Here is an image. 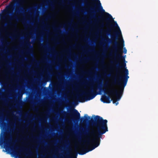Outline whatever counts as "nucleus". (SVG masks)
<instances>
[{
    "instance_id": "f257e3e1",
    "label": "nucleus",
    "mask_w": 158,
    "mask_h": 158,
    "mask_svg": "<svg viewBox=\"0 0 158 158\" xmlns=\"http://www.w3.org/2000/svg\"><path fill=\"white\" fill-rule=\"evenodd\" d=\"M104 40L108 43L111 42V40ZM111 41L114 43L113 46V48L114 52L120 53L115 54V58L114 59L123 61L116 64L117 69V72L119 74H122L123 75L119 76L118 78L114 77L111 84V88L108 89L102 88L99 85L98 87L95 86H91L89 89H86L82 94L77 96V98L80 99V102H84L85 100H90L94 98L97 95L99 94L97 91L98 89L100 91H103L106 94L115 95V97H112L111 100L116 105L118 104V101H119L121 98L125 87L126 86L128 79L129 77L128 76L129 72L126 67L125 56L122 55V49L124 46L123 40H121L122 43L120 44H118L116 40H111Z\"/></svg>"
},
{
    "instance_id": "f03ea898",
    "label": "nucleus",
    "mask_w": 158,
    "mask_h": 158,
    "mask_svg": "<svg viewBox=\"0 0 158 158\" xmlns=\"http://www.w3.org/2000/svg\"><path fill=\"white\" fill-rule=\"evenodd\" d=\"M69 114L74 122H77L79 120L81 122H89L93 126L97 129L96 131L92 130L89 132H87L86 131L84 132V134L85 135H89L90 134L93 136V139H90L89 138H88L87 140L86 141L88 145L90 143H92L93 144L90 146L89 148L87 146H86L85 148L83 146L78 148L77 149L81 152H78L76 151V153H77L80 155H83L98 147L100 144V138H102V135L108 131L107 120L103 119L102 118L98 115L95 116L94 119H91L90 120H89L90 117L86 114L84 116L85 118L83 117L81 118L80 114L75 109H73V111L70 112Z\"/></svg>"
},
{
    "instance_id": "7ed1b4c3",
    "label": "nucleus",
    "mask_w": 158,
    "mask_h": 158,
    "mask_svg": "<svg viewBox=\"0 0 158 158\" xmlns=\"http://www.w3.org/2000/svg\"><path fill=\"white\" fill-rule=\"evenodd\" d=\"M9 7V6H6L5 9L2 10L1 11L2 14H0V16L6 22L5 24L0 28V32H4L8 27L15 26L16 25L13 23L12 21H20V19L17 16V14H21L24 12L23 6H19L18 8L15 9L16 12L15 14L13 13L12 16H8V14H11V13L8 10Z\"/></svg>"
},
{
    "instance_id": "20e7f679",
    "label": "nucleus",
    "mask_w": 158,
    "mask_h": 158,
    "mask_svg": "<svg viewBox=\"0 0 158 158\" xmlns=\"http://www.w3.org/2000/svg\"><path fill=\"white\" fill-rule=\"evenodd\" d=\"M90 4L92 6L90 9L92 18H95V15L100 12V9H102L103 11L105 12L99 0H93L90 2Z\"/></svg>"
},
{
    "instance_id": "39448f33",
    "label": "nucleus",
    "mask_w": 158,
    "mask_h": 158,
    "mask_svg": "<svg viewBox=\"0 0 158 158\" xmlns=\"http://www.w3.org/2000/svg\"><path fill=\"white\" fill-rule=\"evenodd\" d=\"M105 14L107 15L108 16V18H105L104 16H98V18L101 19L105 21L106 22V25H108L109 23V22L110 21H113L114 22V24L110 26V27H117L118 29V35H121V32L120 30V28L118 25L117 23L116 22H115L114 21L112 16L109 13H106ZM122 37V36H121Z\"/></svg>"
},
{
    "instance_id": "423d86ee",
    "label": "nucleus",
    "mask_w": 158,
    "mask_h": 158,
    "mask_svg": "<svg viewBox=\"0 0 158 158\" xmlns=\"http://www.w3.org/2000/svg\"><path fill=\"white\" fill-rule=\"evenodd\" d=\"M10 43L6 40L3 39L1 41V44L0 45V48L1 50L6 53H8L9 52L7 46L10 45Z\"/></svg>"
},
{
    "instance_id": "0eeeda50",
    "label": "nucleus",
    "mask_w": 158,
    "mask_h": 158,
    "mask_svg": "<svg viewBox=\"0 0 158 158\" xmlns=\"http://www.w3.org/2000/svg\"><path fill=\"white\" fill-rule=\"evenodd\" d=\"M110 98L111 97L110 95H103L101 98V100L103 103H109L111 101L110 99Z\"/></svg>"
},
{
    "instance_id": "6e6552de",
    "label": "nucleus",
    "mask_w": 158,
    "mask_h": 158,
    "mask_svg": "<svg viewBox=\"0 0 158 158\" xmlns=\"http://www.w3.org/2000/svg\"><path fill=\"white\" fill-rule=\"evenodd\" d=\"M17 106L18 107H21L23 104V102L21 100H18L17 101Z\"/></svg>"
},
{
    "instance_id": "1a4fd4ad",
    "label": "nucleus",
    "mask_w": 158,
    "mask_h": 158,
    "mask_svg": "<svg viewBox=\"0 0 158 158\" xmlns=\"http://www.w3.org/2000/svg\"><path fill=\"white\" fill-rule=\"evenodd\" d=\"M26 44L29 47H31V44L29 39H28L27 40Z\"/></svg>"
},
{
    "instance_id": "9d476101",
    "label": "nucleus",
    "mask_w": 158,
    "mask_h": 158,
    "mask_svg": "<svg viewBox=\"0 0 158 158\" xmlns=\"http://www.w3.org/2000/svg\"><path fill=\"white\" fill-rule=\"evenodd\" d=\"M90 59L89 58L85 57L83 59V60L85 61H87L88 60Z\"/></svg>"
},
{
    "instance_id": "9b49d317",
    "label": "nucleus",
    "mask_w": 158,
    "mask_h": 158,
    "mask_svg": "<svg viewBox=\"0 0 158 158\" xmlns=\"http://www.w3.org/2000/svg\"><path fill=\"white\" fill-rule=\"evenodd\" d=\"M77 153L75 156L72 157H69V158H77Z\"/></svg>"
},
{
    "instance_id": "f8f14e48",
    "label": "nucleus",
    "mask_w": 158,
    "mask_h": 158,
    "mask_svg": "<svg viewBox=\"0 0 158 158\" xmlns=\"http://www.w3.org/2000/svg\"><path fill=\"white\" fill-rule=\"evenodd\" d=\"M123 49H124V54H126L127 53V50L126 49V48L125 47L123 48Z\"/></svg>"
},
{
    "instance_id": "ddd939ff",
    "label": "nucleus",
    "mask_w": 158,
    "mask_h": 158,
    "mask_svg": "<svg viewBox=\"0 0 158 158\" xmlns=\"http://www.w3.org/2000/svg\"><path fill=\"white\" fill-rule=\"evenodd\" d=\"M111 31V29H109L108 30H107V31L108 32V33H107V34L108 35H110V32Z\"/></svg>"
},
{
    "instance_id": "4468645a",
    "label": "nucleus",
    "mask_w": 158,
    "mask_h": 158,
    "mask_svg": "<svg viewBox=\"0 0 158 158\" xmlns=\"http://www.w3.org/2000/svg\"><path fill=\"white\" fill-rule=\"evenodd\" d=\"M117 62L116 61H112L111 62V63L113 64H115Z\"/></svg>"
},
{
    "instance_id": "2eb2a0df",
    "label": "nucleus",
    "mask_w": 158,
    "mask_h": 158,
    "mask_svg": "<svg viewBox=\"0 0 158 158\" xmlns=\"http://www.w3.org/2000/svg\"><path fill=\"white\" fill-rule=\"evenodd\" d=\"M41 46H42V47L43 48H45L46 47V46H45V45H44V44H41Z\"/></svg>"
},
{
    "instance_id": "dca6fc26",
    "label": "nucleus",
    "mask_w": 158,
    "mask_h": 158,
    "mask_svg": "<svg viewBox=\"0 0 158 158\" xmlns=\"http://www.w3.org/2000/svg\"><path fill=\"white\" fill-rule=\"evenodd\" d=\"M89 51H95V50H94V48L93 49H91Z\"/></svg>"
},
{
    "instance_id": "f3484780",
    "label": "nucleus",
    "mask_w": 158,
    "mask_h": 158,
    "mask_svg": "<svg viewBox=\"0 0 158 158\" xmlns=\"http://www.w3.org/2000/svg\"><path fill=\"white\" fill-rule=\"evenodd\" d=\"M44 103V101L43 100H42L40 102V103Z\"/></svg>"
},
{
    "instance_id": "a211bd4d",
    "label": "nucleus",
    "mask_w": 158,
    "mask_h": 158,
    "mask_svg": "<svg viewBox=\"0 0 158 158\" xmlns=\"http://www.w3.org/2000/svg\"><path fill=\"white\" fill-rule=\"evenodd\" d=\"M66 51L69 52H70V50L69 49H68L66 50Z\"/></svg>"
},
{
    "instance_id": "6ab92c4d",
    "label": "nucleus",
    "mask_w": 158,
    "mask_h": 158,
    "mask_svg": "<svg viewBox=\"0 0 158 158\" xmlns=\"http://www.w3.org/2000/svg\"><path fill=\"white\" fill-rule=\"evenodd\" d=\"M63 114L64 115H65V114H67V112L65 111H64Z\"/></svg>"
},
{
    "instance_id": "aec40b11",
    "label": "nucleus",
    "mask_w": 158,
    "mask_h": 158,
    "mask_svg": "<svg viewBox=\"0 0 158 158\" xmlns=\"http://www.w3.org/2000/svg\"><path fill=\"white\" fill-rule=\"evenodd\" d=\"M103 86L104 87H106V84H104L103 85Z\"/></svg>"
},
{
    "instance_id": "412c9836",
    "label": "nucleus",
    "mask_w": 158,
    "mask_h": 158,
    "mask_svg": "<svg viewBox=\"0 0 158 158\" xmlns=\"http://www.w3.org/2000/svg\"><path fill=\"white\" fill-rule=\"evenodd\" d=\"M19 97L20 98H22V94H19Z\"/></svg>"
},
{
    "instance_id": "4be33fe9",
    "label": "nucleus",
    "mask_w": 158,
    "mask_h": 158,
    "mask_svg": "<svg viewBox=\"0 0 158 158\" xmlns=\"http://www.w3.org/2000/svg\"><path fill=\"white\" fill-rule=\"evenodd\" d=\"M88 128H86V129H84V130H85V131H88Z\"/></svg>"
},
{
    "instance_id": "5701e85b",
    "label": "nucleus",
    "mask_w": 158,
    "mask_h": 158,
    "mask_svg": "<svg viewBox=\"0 0 158 158\" xmlns=\"http://www.w3.org/2000/svg\"><path fill=\"white\" fill-rule=\"evenodd\" d=\"M75 47V45H73L72 46V47L73 48H74Z\"/></svg>"
},
{
    "instance_id": "b1692460",
    "label": "nucleus",
    "mask_w": 158,
    "mask_h": 158,
    "mask_svg": "<svg viewBox=\"0 0 158 158\" xmlns=\"http://www.w3.org/2000/svg\"><path fill=\"white\" fill-rule=\"evenodd\" d=\"M35 62L37 63H39V61L37 60H35Z\"/></svg>"
},
{
    "instance_id": "393cba45",
    "label": "nucleus",
    "mask_w": 158,
    "mask_h": 158,
    "mask_svg": "<svg viewBox=\"0 0 158 158\" xmlns=\"http://www.w3.org/2000/svg\"><path fill=\"white\" fill-rule=\"evenodd\" d=\"M10 37L11 39H13V37L12 36H10Z\"/></svg>"
},
{
    "instance_id": "a878e982",
    "label": "nucleus",
    "mask_w": 158,
    "mask_h": 158,
    "mask_svg": "<svg viewBox=\"0 0 158 158\" xmlns=\"http://www.w3.org/2000/svg\"><path fill=\"white\" fill-rule=\"evenodd\" d=\"M103 26H104V25H103V24H102V25H101V27H103Z\"/></svg>"
},
{
    "instance_id": "bb28decb",
    "label": "nucleus",
    "mask_w": 158,
    "mask_h": 158,
    "mask_svg": "<svg viewBox=\"0 0 158 158\" xmlns=\"http://www.w3.org/2000/svg\"><path fill=\"white\" fill-rule=\"evenodd\" d=\"M77 138H78V139H79V137L78 136H77Z\"/></svg>"
},
{
    "instance_id": "cd10ccee",
    "label": "nucleus",
    "mask_w": 158,
    "mask_h": 158,
    "mask_svg": "<svg viewBox=\"0 0 158 158\" xmlns=\"http://www.w3.org/2000/svg\"><path fill=\"white\" fill-rule=\"evenodd\" d=\"M12 49L13 50H16V49H14V48H12Z\"/></svg>"
},
{
    "instance_id": "c85d7f7f",
    "label": "nucleus",
    "mask_w": 158,
    "mask_h": 158,
    "mask_svg": "<svg viewBox=\"0 0 158 158\" xmlns=\"http://www.w3.org/2000/svg\"><path fill=\"white\" fill-rule=\"evenodd\" d=\"M110 56H112V55H111V54H110Z\"/></svg>"
},
{
    "instance_id": "c756f323",
    "label": "nucleus",
    "mask_w": 158,
    "mask_h": 158,
    "mask_svg": "<svg viewBox=\"0 0 158 158\" xmlns=\"http://www.w3.org/2000/svg\"><path fill=\"white\" fill-rule=\"evenodd\" d=\"M2 0H0V1H2Z\"/></svg>"
}]
</instances>
